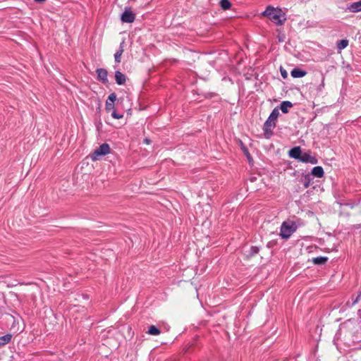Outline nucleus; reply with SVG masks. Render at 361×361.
<instances>
[{
    "mask_svg": "<svg viewBox=\"0 0 361 361\" xmlns=\"http://www.w3.org/2000/svg\"><path fill=\"white\" fill-rule=\"evenodd\" d=\"M262 14L278 25H283L286 20L285 13L279 8L268 6Z\"/></svg>",
    "mask_w": 361,
    "mask_h": 361,
    "instance_id": "1",
    "label": "nucleus"
},
{
    "mask_svg": "<svg viewBox=\"0 0 361 361\" xmlns=\"http://www.w3.org/2000/svg\"><path fill=\"white\" fill-rule=\"evenodd\" d=\"M279 115V109L277 108L274 109L268 119L264 123L263 130L266 138L269 139L273 134L272 130L276 127V121Z\"/></svg>",
    "mask_w": 361,
    "mask_h": 361,
    "instance_id": "2",
    "label": "nucleus"
},
{
    "mask_svg": "<svg viewBox=\"0 0 361 361\" xmlns=\"http://www.w3.org/2000/svg\"><path fill=\"white\" fill-rule=\"evenodd\" d=\"M296 229L297 226L294 221L290 220L286 221L281 226L280 235L283 239H288Z\"/></svg>",
    "mask_w": 361,
    "mask_h": 361,
    "instance_id": "3",
    "label": "nucleus"
},
{
    "mask_svg": "<svg viewBox=\"0 0 361 361\" xmlns=\"http://www.w3.org/2000/svg\"><path fill=\"white\" fill-rule=\"evenodd\" d=\"M110 152V147L108 144L104 143L101 145L98 148L90 154V158L92 161L99 159L101 156H104Z\"/></svg>",
    "mask_w": 361,
    "mask_h": 361,
    "instance_id": "4",
    "label": "nucleus"
},
{
    "mask_svg": "<svg viewBox=\"0 0 361 361\" xmlns=\"http://www.w3.org/2000/svg\"><path fill=\"white\" fill-rule=\"evenodd\" d=\"M135 19V14L130 10V8H126L121 15V20L123 23H133Z\"/></svg>",
    "mask_w": 361,
    "mask_h": 361,
    "instance_id": "5",
    "label": "nucleus"
},
{
    "mask_svg": "<svg viewBox=\"0 0 361 361\" xmlns=\"http://www.w3.org/2000/svg\"><path fill=\"white\" fill-rule=\"evenodd\" d=\"M300 161L304 163H310L312 164H316L318 161L315 157H313L310 154L306 152L302 154Z\"/></svg>",
    "mask_w": 361,
    "mask_h": 361,
    "instance_id": "6",
    "label": "nucleus"
},
{
    "mask_svg": "<svg viewBox=\"0 0 361 361\" xmlns=\"http://www.w3.org/2000/svg\"><path fill=\"white\" fill-rule=\"evenodd\" d=\"M116 99V94L113 92L110 94L108 97V99L106 102V110L107 111H111L114 109V102Z\"/></svg>",
    "mask_w": 361,
    "mask_h": 361,
    "instance_id": "7",
    "label": "nucleus"
},
{
    "mask_svg": "<svg viewBox=\"0 0 361 361\" xmlns=\"http://www.w3.org/2000/svg\"><path fill=\"white\" fill-rule=\"evenodd\" d=\"M302 152L300 147H295L289 151V156L300 161Z\"/></svg>",
    "mask_w": 361,
    "mask_h": 361,
    "instance_id": "8",
    "label": "nucleus"
},
{
    "mask_svg": "<svg viewBox=\"0 0 361 361\" xmlns=\"http://www.w3.org/2000/svg\"><path fill=\"white\" fill-rule=\"evenodd\" d=\"M115 79L118 85H123L126 80V75L118 71L115 73Z\"/></svg>",
    "mask_w": 361,
    "mask_h": 361,
    "instance_id": "9",
    "label": "nucleus"
},
{
    "mask_svg": "<svg viewBox=\"0 0 361 361\" xmlns=\"http://www.w3.org/2000/svg\"><path fill=\"white\" fill-rule=\"evenodd\" d=\"M312 174L317 178H322L324 176V172L322 166H315L312 170Z\"/></svg>",
    "mask_w": 361,
    "mask_h": 361,
    "instance_id": "10",
    "label": "nucleus"
},
{
    "mask_svg": "<svg viewBox=\"0 0 361 361\" xmlns=\"http://www.w3.org/2000/svg\"><path fill=\"white\" fill-rule=\"evenodd\" d=\"M306 71H304L299 68H294L290 73L291 76L295 78L304 77L305 75H306Z\"/></svg>",
    "mask_w": 361,
    "mask_h": 361,
    "instance_id": "11",
    "label": "nucleus"
},
{
    "mask_svg": "<svg viewBox=\"0 0 361 361\" xmlns=\"http://www.w3.org/2000/svg\"><path fill=\"white\" fill-rule=\"evenodd\" d=\"M97 76H98V78L103 81V82H106L107 81V71L106 70L104 69V68H98L97 70Z\"/></svg>",
    "mask_w": 361,
    "mask_h": 361,
    "instance_id": "12",
    "label": "nucleus"
},
{
    "mask_svg": "<svg viewBox=\"0 0 361 361\" xmlns=\"http://www.w3.org/2000/svg\"><path fill=\"white\" fill-rule=\"evenodd\" d=\"M123 44H124V42L121 43L119 49L114 54L115 61L117 62V63H120L121 62V56H122V54L123 53V51H124V49H123Z\"/></svg>",
    "mask_w": 361,
    "mask_h": 361,
    "instance_id": "13",
    "label": "nucleus"
},
{
    "mask_svg": "<svg viewBox=\"0 0 361 361\" xmlns=\"http://www.w3.org/2000/svg\"><path fill=\"white\" fill-rule=\"evenodd\" d=\"M293 106V104L289 101H284L281 104L280 109L281 111L284 114H287L288 112V109Z\"/></svg>",
    "mask_w": 361,
    "mask_h": 361,
    "instance_id": "14",
    "label": "nucleus"
},
{
    "mask_svg": "<svg viewBox=\"0 0 361 361\" xmlns=\"http://www.w3.org/2000/svg\"><path fill=\"white\" fill-rule=\"evenodd\" d=\"M328 260L326 257H317L312 259V262L314 264L322 265L325 264Z\"/></svg>",
    "mask_w": 361,
    "mask_h": 361,
    "instance_id": "15",
    "label": "nucleus"
},
{
    "mask_svg": "<svg viewBox=\"0 0 361 361\" xmlns=\"http://www.w3.org/2000/svg\"><path fill=\"white\" fill-rule=\"evenodd\" d=\"M147 333L152 336H158L161 334V331L156 326L151 325Z\"/></svg>",
    "mask_w": 361,
    "mask_h": 361,
    "instance_id": "16",
    "label": "nucleus"
},
{
    "mask_svg": "<svg viewBox=\"0 0 361 361\" xmlns=\"http://www.w3.org/2000/svg\"><path fill=\"white\" fill-rule=\"evenodd\" d=\"M12 338L11 334H6L0 337V346H4L6 344L8 343Z\"/></svg>",
    "mask_w": 361,
    "mask_h": 361,
    "instance_id": "17",
    "label": "nucleus"
},
{
    "mask_svg": "<svg viewBox=\"0 0 361 361\" xmlns=\"http://www.w3.org/2000/svg\"><path fill=\"white\" fill-rule=\"evenodd\" d=\"M349 9L350 11L354 13L361 11V1L352 4L350 6Z\"/></svg>",
    "mask_w": 361,
    "mask_h": 361,
    "instance_id": "18",
    "label": "nucleus"
},
{
    "mask_svg": "<svg viewBox=\"0 0 361 361\" xmlns=\"http://www.w3.org/2000/svg\"><path fill=\"white\" fill-rule=\"evenodd\" d=\"M349 44V42L348 39H342L337 42V48L338 49V52H341V51L345 47H348Z\"/></svg>",
    "mask_w": 361,
    "mask_h": 361,
    "instance_id": "19",
    "label": "nucleus"
},
{
    "mask_svg": "<svg viewBox=\"0 0 361 361\" xmlns=\"http://www.w3.org/2000/svg\"><path fill=\"white\" fill-rule=\"evenodd\" d=\"M220 6L223 10L226 11L231 8V4L228 0H221Z\"/></svg>",
    "mask_w": 361,
    "mask_h": 361,
    "instance_id": "20",
    "label": "nucleus"
},
{
    "mask_svg": "<svg viewBox=\"0 0 361 361\" xmlns=\"http://www.w3.org/2000/svg\"><path fill=\"white\" fill-rule=\"evenodd\" d=\"M240 142L242 150L243 151L244 154H245V156L247 157V159L250 162L252 158H251L250 154L249 153V151H248L247 148L243 145L242 141H240Z\"/></svg>",
    "mask_w": 361,
    "mask_h": 361,
    "instance_id": "21",
    "label": "nucleus"
},
{
    "mask_svg": "<svg viewBox=\"0 0 361 361\" xmlns=\"http://www.w3.org/2000/svg\"><path fill=\"white\" fill-rule=\"evenodd\" d=\"M111 116L113 118H114L120 119V118H122L123 117V114H118L116 111H113V112L111 114Z\"/></svg>",
    "mask_w": 361,
    "mask_h": 361,
    "instance_id": "22",
    "label": "nucleus"
},
{
    "mask_svg": "<svg viewBox=\"0 0 361 361\" xmlns=\"http://www.w3.org/2000/svg\"><path fill=\"white\" fill-rule=\"evenodd\" d=\"M259 252V248L257 247H252L250 248V256L257 255Z\"/></svg>",
    "mask_w": 361,
    "mask_h": 361,
    "instance_id": "23",
    "label": "nucleus"
},
{
    "mask_svg": "<svg viewBox=\"0 0 361 361\" xmlns=\"http://www.w3.org/2000/svg\"><path fill=\"white\" fill-rule=\"evenodd\" d=\"M281 75H282V76H283L284 78L287 77V73H286V72L285 71H284V72H282V71H281Z\"/></svg>",
    "mask_w": 361,
    "mask_h": 361,
    "instance_id": "24",
    "label": "nucleus"
},
{
    "mask_svg": "<svg viewBox=\"0 0 361 361\" xmlns=\"http://www.w3.org/2000/svg\"><path fill=\"white\" fill-rule=\"evenodd\" d=\"M35 2L37 3H43L46 0H34Z\"/></svg>",
    "mask_w": 361,
    "mask_h": 361,
    "instance_id": "25",
    "label": "nucleus"
},
{
    "mask_svg": "<svg viewBox=\"0 0 361 361\" xmlns=\"http://www.w3.org/2000/svg\"><path fill=\"white\" fill-rule=\"evenodd\" d=\"M144 142H145L146 144H149V140H148V139H145V140H144Z\"/></svg>",
    "mask_w": 361,
    "mask_h": 361,
    "instance_id": "26",
    "label": "nucleus"
}]
</instances>
